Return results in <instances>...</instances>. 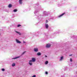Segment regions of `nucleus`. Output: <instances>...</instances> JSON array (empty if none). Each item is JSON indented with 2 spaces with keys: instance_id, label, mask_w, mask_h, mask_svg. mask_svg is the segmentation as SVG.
Wrapping results in <instances>:
<instances>
[{
  "instance_id": "obj_1",
  "label": "nucleus",
  "mask_w": 77,
  "mask_h": 77,
  "mask_svg": "<svg viewBox=\"0 0 77 77\" xmlns=\"http://www.w3.org/2000/svg\"><path fill=\"white\" fill-rule=\"evenodd\" d=\"M32 60H30L29 61V62H34L36 61V59L35 58H32Z\"/></svg>"
},
{
  "instance_id": "obj_2",
  "label": "nucleus",
  "mask_w": 77,
  "mask_h": 77,
  "mask_svg": "<svg viewBox=\"0 0 77 77\" xmlns=\"http://www.w3.org/2000/svg\"><path fill=\"white\" fill-rule=\"evenodd\" d=\"M51 46V45L50 44H47L46 45V48H50Z\"/></svg>"
},
{
  "instance_id": "obj_3",
  "label": "nucleus",
  "mask_w": 77,
  "mask_h": 77,
  "mask_svg": "<svg viewBox=\"0 0 77 77\" xmlns=\"http://www.w3.org/2000/svg\"><path fill=\"white\" fill-rule=\"evenodd\" d=\"M16 41L17 43H19V44H21V42L20 41H19L18 39H16Z\"/></svg>"
},
{
  "instance_id": "obj_4",
  "label": "nucleus",
  "mask_w": 77,
  "mask_h": 77,
  "mask_svg": "<svg viewBox=\"0 0 77 77\" xmlns=\"http://www.w3.org/2000/svg\"><path fill=\"white\" fill-rule=\"evenodd\" d=\"M34 50L35 52H37L38 51V48H34Z\"/></svg>"
},
{
  "instance_id": "obj_5",
  "label": "nucleus",
  "mask_w": 77,
  "mask_h": 77,
  "mask_svg": "<svg viewBox=\"0 0 77 77\" xmlns=\"http://www.w3.org/2000/svg\"><path fill=\"white\" fill-rule=\"evenodd\" d=\"M65 13H64L62 14L61 15H60L59 16H58V17L60 18V17H62L63 15H65Z\"/></svg>"
},
{
  "instance_id": "obj_6",
  "label": "nucleus",
  "mask_w": 77,
  "mask_h": 77,
  "mask_svg": "<svg viewBox=\"0 0 77 77\" xmlns=\"http://www.w3.org/2000/svg\"><path fill=\"white\" fill-rule=\"evenodd\" d=\"M23 0H19V3L20 5H21V4H22V3H23V2H22V1H23Z\"/></svg>"
},
{
  "instance_id": "obj_7",
  "label": "nucleus",
  "mask_w": 77,
  "mask_h": 77,
  "mask_svg": "<svg viewBox=\"0 0 77 77\" xmlns=\"http://www.w3.org/2000/svg\"><path fill=\"white\" fill-rule=\"evenodd\" d=\"M45 26L46 29H48V24H45Z\"/></svg>"
},
{
  "instance_id": "obj_8",
  "label": "nucleus",
  "mask_w": 77,
  "mask_h": 77,
  "mask_svg": "<svg viewBox=\"0 0 77 77\" xmlns=\"http://www.w3.org/2000/svg\"><path fill=\"white\" fill-rule=\"evenodd\" d=\"M15 32H16V33H18V34H19V35H21V33L18 31H15Z\"/></svg>"
},
{
  "instance_id": "obj_9",
  "label": "nucleus",
  "mask_w": 77,
  "mask_h": 77,
  "mask_svg": "<svg viewBox=\"0 0 77 77\" xmlns=\"http://www.w3.org/2000/svg\"><path fill=\"white\" fill-rule=\"evenodd\" d=\"M37 55L38 56H40V55H41V53H40V52H38L37 53Z\"/></svg>"
},
{
  "instance_id": "obj_10",
  "label": "nucleus",
  "mask_w": 77,
  "mask_h": 77,
  "mask_svg": "<svg viewBox=\"0 0 77 77\" xmlns=\"http://www.w3.org/2000/svg\"><path fill=\"white\" fill-rule=\"evenodd\" d=\"M12 66H15V63H13L12 65Z\"/></svg>"
},
{
  "instance_id": "obj_11",
  "label": "nucleus",
  "mask_w": 77,
  "mask_h": 77,
  "mask_svg": "<svg viewBox=\"0 0 77 77\" xmlns=\"http://www.w3.org/2000/svg\"><path fill=\"white\" fill-rule=\"evenodd\" d=\"M18 58H19V57H17L15 58H14L13 59H18Z\"/></svg>"
},
{
  "instance_id": "obj_12",
  "label": "nucleus",
  "mask_w": 77,
  "mask_h": 77,
  "mask_svg": "<svg viewBox=\"0 0 77 77\" xmlns=\"http://www.w3.org/2000/svg\"><path fill=\"white\" fill-rule=\"evenodd\" d=\"M63 56L62 57H61V58L60 59V60H62V59H63Z\"/></svg>"
},
{
  "instance_id": "obj_13",
  "label": "nucleus",
  "mask_w": 77,
  "mask_h": 77,
  "mask_svg": "<svg viewBox=\"0 0 77 77\" xmlns=\"http://www.w3.org/2000/svg\"><path fill=\"white\" fill-rule=\"evenodd\" d=\"M29 63L30 65H32V62H29Z\"/></svg>"
},
{
  "instance_id": "obj_14",
  "label": "nucleus",
  "mask_w": 77,
  "mask_h": 77,
  "mask_svg": "<svg viewBox=\"0 0 77 77\" xmlns=\"http://www.w3.org/2000/svg\"><path fill=\"white\" fill-rule=\"evenodd\" d=\"M8 7L9 8H11V7H12V5H11V4H9L8 5Z\"/></svg>"
},
{
  "instance_id": "obj_15",
  "label": "nucleus",
  "mask_w": 77,
  "mask_h": 77,
  "mask_svg": "<svg viewBox=\"0 0 77 77\" xmlns=\"http://www.w3.org/2000/svg\"><path fill=\"white\" fill-rule=\"evenodd\" d=\"M14 12H17V9H15L13 11Z\"/></svg>"
},
{
  "instance_id": "obj_16",
  "label": "nucleus",
  "mask_w": 77,
  "mask_h": 77,
  "mask_svg": "<svg viewBox=\"0 0 77 77\" xmlns=\"http://www.w3.org/2000/svg\"><path fill=\"white\" fill-rule=\"evenodd\" d=\"M70 61L71 62H72V58H70Z\"/></svg>"
},
{
  "instance_id": "obj_17",
  "label": "nucleus",
  "mask_w": 77,
  "mask_h": 77,
  "mask_svg": "<svg viewBox=\"0 0 77 77\" xmlns=\"http://www.w3.org/2000/svg\"><path fill=\"white\" fill-rule=\"evenodd\" d=\"M48 63V61H46L45 62V64L47 65V64Z\"/></svg>"
},
{
  "instance_id": "obj_18",
  "label": "nucleus",
  "mask_w": 77,
  "mask_h": 77,
  "mask_svg": "<svg viewBox=\"0 0 77 77\" xmlns=\"http://www.w3.org/2000/svg\"><path fill=\"white\" fill-rule=\"evenodd\" d=\"M2 71H5V69H3V68L2 69Z\"/></svg>"
},
{
  "instance_id": "obj_19",
  "label": "nucleus",
  "mask_w": 77,
  "mask_h": 77,
  "mask_svg": "<svg viewBox=\"0 0 77 77\" xmlns=\"http://www.w3.org/2000/svg\"><path fill=\"white\" fill-rule=\"evenodd\" d=\"M26 51H25L23 53H22V55H23V54H24V53H26Z\"/></svg>"
},
{
  "instance_id": "obj_20",
  "label": "nucleus",
  "mask_w": 77,
  "mask_h": 77,
  "mask_svg": "<svg viewBox=\"0 0 77 77\" xmlns=\"http://www.w3.org/2000/svg\"><path fill=\"white\" fill-rule=\"evenodd\" d=\"M20 26H21V25H20V24H19L17 26V27H20Z\"/></svg>"
},
{
  "instance_id": "obj_21",
  "label": "nucleus",
  "mask_w": 77,
  "mask_h": 77,
  "mask_svg": "<svg viewBox=\"0 0 77 77\" xmlns=\"http://www.w3.org/2000/svg\"><path fill=\"white\" fill-rule=\"evenodd\" d=\"M36 75H33L32 77H36Z\"/></svg>"
},
{
  "instance_id": "obj_22",
  "label": "nucleus",
  "mask_w": 77,
  "mask_h": 77,
  "mask_svg": "<svg viewBox=\"0 0 77 77\" xmlns=\"http://www.w3.org/2000/svg\"><path fill=\"white\" fill-rule=\"evenodd\" d=\"M45 74H48V72H46Z\"/></svg>"
},
{
  "instance_id": "obj_23",
  "label": "nucleus",
  "mask_w": 77,
  "mask_h": 77,
  "mask_svg": "<svg viewBox=\"0 0 77 77\" xmlns=\"http://www.w3.org/2000/svg\"><path fill=\"white\" fill-rule=\"evenodd\" d=\"M46 23H48V21L47 20H46Z\"/></svg>"
},
{
  "instance_id": "obj_24",
  "label": "nucleus",
  "mask_w": 77,
  "mask_h": 77,
  "mask_svg": "<svg viewBox=\"0 0 77 77\" xmlns=\"http://www.w3.org/2000/svg\"><path fill=\"white\" fill-rule=\"evenodd\" d=\"M24 44V43H26V42H24V41H23V42Z\"/></svg>"
},
{
  "instance_id": "obj_25",
  "label": "nucleus",
  "mask_w": 77,
  "mask_h": 77,
  "mask_svg": "<svg viewBox=\"0 0 77 77\" xmlns=\"http://www.w3.org/2000/svg\"><path fill=\"white\" fill-rule=\"evenodd\" d=\"M45 57H47V55H45Z\"/></svg>"
},
{
  "instance_id": "obj_26",
  "label": "nucleus",
  "mask_w": 77,
  "mask_h": 77,
  "mask_svg": "<svg viewBox=\"0 0 77 77\" xmlns=\"http://www.w3.org/2000/svg\"><path fill=\"white\" fill-rule=\"evenodd\" d=\"M72 54H70L69 56H72Z\"/></svg>"
}]
</instances>
